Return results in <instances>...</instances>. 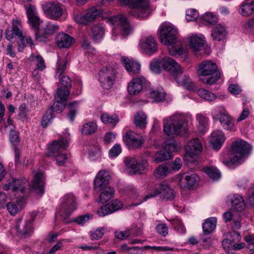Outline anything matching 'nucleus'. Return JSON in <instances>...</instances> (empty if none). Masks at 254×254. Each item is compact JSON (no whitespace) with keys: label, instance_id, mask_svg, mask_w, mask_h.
I'll list each match as a JSON object with an SVG mask.
<instances>
[{"label":"nucleus","instance_id":"f257e3e1","mask_svg":"<svg viewBox=\"0 0 254 254\" xmlns=\"http://www.w3.org/2000/svg\"><path fill=\"white\" fill-rule=\"evenodd\" d=\"M26 10L28 23L31 28L35 31V39L37 41L46 42L49 36L59 30V26L56 23H44L40 19L35 6L30 5L26 7Z\"/></svg>","mask_w":254,"mask_h":254},{"label":"nucleus","instance_id":"f03ea898","mask_svg":"<svg viewBox=\"0 0 254 254\" xmlns=\"http://www.w3.org/2000/svg\"><path fill=\"white\" fill-rule=\"evenodd\" d=\"M190 116L176 114L163 120L164 132L168 136H185L188 133V124Z\"/></svg>","mask_w":254,"mask_h":254},{"label":"nucleus","instance_id":"7ed1b4c3","mask_svg":"<svg viewBox=\"0 0 254 254\" xmlns=\"http://www.w3.org/2000/svg\"><path fill=\"white\" fill-rule=\"evenodd\" d=\"M161 60L162 67L174 76L179 85L183 86L189 90L195 89V84L192 82L189 76L183 74L182 67L174 59L166 56Z\"/></svg>","mask_w":254,"mask_h":254},{"label":"nucleus","instance_id":"20e7f679","mask_svg":"<svg viewBox=\"0 0 254 254\" xmlns=\"http://www.w3.org/2000/svg\"><path fill=\"white\" fill-rule=\"evenodd\" d=\"M251 145L245 141L238 139L234 141L228 152L225 153L220 157L222 162L226 166H229L238 162L245 155L250 153Z\"/></svg>","mask_w":254,"mask_h":254},{"label":"nucleus","instance_id":"39448f33","mask_svg":"<svg viewBox=\"0 0 254 254\" xmlns=\"http://www.w3.org/2000/svg\"><path fill=\"white\" fill-rule=\"evenodd\" d=\"M197 74L201 81L209 85L215 83L220 76L216 64L211 61L201 63L198 66Z\"/></svg>","mask_w":254,"mask_h":254},{"label":"nucleus","instance_id":"423d86ee","mask_svg":"<svg viewBox=\"0 0 254 254\" xmlns=\"http://www.w3.org/2000/svg\"><path fill=\"white\" fill-rule=\"evenodd\" d=\"M68 141L67 139L61 138L53 141L48 146L47 155L55 158L56 163L59 166L63 165L67 160L66 155L63 153L68 146Z\"/></svg>","mask_w":254,"mask_h":254},{"label":"nucleus","instance_id":"0eeeda50","mask_svg":"<svg viewBox=\"0 0 254 254\" xmlns=\"http://www.w3.org/2000/svg\"><path fill=\"white\" fill-rule=\"evenodd\" d=\"M161 42L165 45H171L176 42L178 30L171 23L162 24L158 30Z\"/></svg>","mask_w":254,"mask_h":254},{"label":"nucleus","instance_id":"6e6552de","mask_svg":"<svg viewBox=\"0 0 254 254\" xmlns=\"http://www.w3.org/2000/svg\"><path fill=\"white\" fill-rule=\"evenodd\" d=\"M121 3L127 4L131 8L130 13L138 18L147 16L149 6L148 0H120Z\"/></svg>","mask_w":254,"mask_h":254},{"label":"nucleus","instance_id":"1a4fd4ad","mask_svg":"<svg viewBox=\"0 0 254 254\" xmlns=\"http://www.w3.org/2000/svg\"><path fill=\"white\" fill-rule=\"evenodd\" d=\"M117 73L112 67H103L99 72V81L102 87L109 89L114 85Z\"/></svg>","mask_w":254,"mask_h":254},{"label":"nucleus","instance_id":"9d476101","mask_svg":"<svg viewBox=\"0 0 254 254\" xmlns=\"http://www.w3.org/2000/svg\"><path fill=\"white\" fill-rule=\"evenodd\" d=\"M76 209V198L71 193L65 194L58 212L65 220Z\"/></svg>","mask_w":254,"mask_h":254},{"label":"nucleus","instance_id":"9b49d317","mask_svg":"<svg viewBox=\"0 0 254 254\" xmlns=\"http://www.w3.org/2000/svg\"><path fill=\"white\" fill-rule=\"evenodd\" d=\"M160 194V197L166 200H172L174 197L173 190L166 184H161L154 187L144 197L142 201H145L149 198H151Z\"/></svg>","mask_w":254,"mask_h":254},{"label":"nucleus","instance_id":"f8f14e48","mask_svg":"<svg viewBox=\"0 0 254 254\" xmlns=\"http://www.w3.org/2000/svg\"><path fill=\"white\" fill-rule=\"evenodd\" d=\"M186 153L184 159L187 163L194 162L197 155L201 152L202 147L200 140L197 138L190 140L185 147Z\"/></svg>","mask_w":254,"mask_h":254},{"label":"nucleus","instance_id":"ddd939ff","mask_svg":"<svg viewBox=\"0 0 254 254\" xmlns=\"http://www.w3.org/2000/svg\"><path fill=\"white\" fill-rule=\"evenodd\" d=\"M214 114L225 129L230 131H234L236 130L234 120L223 106H219L215 109Z\"/></svg>","mask_w":254,"mask_h":254},{"label":"nucleus","instance_id":"4468645a","mask_svg":"<svg viewBox=\"0 0 254 254\" xmlns=\"http://www.w3.org/2000/svg\"><path fill=\"white\" fill-rule=\"evenodd\" d=\"M67 61L64 58H59L57 63V67L56 68V78H58L60 81V83L63 88H59L62 90L68 89L70 91L71 87V80L69 77L67 75L62 76V74L64 72L66 69V64Z\"/></svg>","mask_w":254,"mask_h":254},{"label":"nucleus","instance_id":"2eb2a0df","mask_svg":"<svg viewBox=\"0 0 254 254\" xmlns=\"http://www.w3.org/2000/svg\"><path fill=\"white\" fill-rule=\"evenodd\" d=\"M124 163L131 175L141 174L148 166V162L146 160L139 161L130 156L127 157L125 159Z\"/></svg>","mask_w":254,"mask_h":254},{"label":"nucleus","instance_id":"dca6fc26","mask_svg":"<svg viewBox=\"0 0 254 254\" xmlns=\"http://www.w3.org/2000/svg\"><path fill=\"white\" fill-rule=\"evenodd\" d=\"M100 13L99 9L97 7H92L86 9L82 13L74 14L73 19L79 24L86 25L89 22L95 19Z\"/></svg>","mask_w":254,"mask_h":254},{"label":"nucleus","instance_id":"f3484780","mask_svg":"<svg viewBox=\"0 0 254 254\" xmlns=\"http://www.w3.org/2000/svg\"><path fill=\"white\" fill-rule=\"evenodd\" d=\"M140 52L148 56H151L157 52L158 46L155 40L152 36L141 38L139 43Z\"/></svg>","mask_w":254,"mask_h":254},{"label":"nucleus","instance_id":"a211bd4d","mask_svg":"<svg viewBox=\"0 0 254 254\" xmlns=\"http://www.w3.org/2000/svg\"><path fill=\"white\" fill-rule=\"evenodd\" d=\"M108 22L110 24L117 26L125 36L129 34L131 30V26L126 17L123 14H119L111 17Z\"/></svg>","mask_w":254,"mask_h":254},{"label":"nucleus","instance_id":"6ab92c4d","mask_svg":"<svg viewBox=\"0 0 254 254\" xmlns=\"http://www.w3.org/2000/svg\"><path fill=\"white\" fill-rule=\"evenodd\" d=\"M69 94V91L58 89L55 96L56 102L53 106L50 108L53 109V112H61L64 109L66 104L67 99Z\"/></svg>","mask_w":254,"mask_h":254},{"label":"nucleus","instance_id":"aec40b11","mask_svg":"<svg viewBox=\"0 0 254 254\" xmlns=\"http://www.w3.org/2000/svg\"><path fill=\"white\" fill-rule=\"evenodd\" d=\"M123 140L129 148L133 149L140 147L144 142L143 137L140 134L132 131L127 132L123 136Z\"/></svg>","mask_w":254,"mask_h":254},{"label":"nucleus","instance_id":"412c9836","mask_svg":"<svg viewBox=\"0 0 254 254\" xmlns=\"http://www.w3.org/2000/svg\"><path fill=\"white\" fill-rule=\"evenodd\" d=\"M43 9L45 14L53 20L58 19L63 14V5L58 3H50Z\"/></svg>","mask_w":254,"mask_h":254},{"label":"nucleus","instance_id":"4be33fe9","mask_svg":"<svg viewBox=\"0 0 254 254\" xmlns=\"http://www.w3.org/2000/svg\"><path fill=\"white\" fill-rule=\"evenodd\" d=\"M110 178L111 177L107 171L105 170H100L94 179V190H102L109 186Z\"/></svg>","mask_w":254,"mask_h":254},{"label":"nucleus","instance_id":"5701e85b","mask_svg":"<svg viewBox=\"0 0 254 254\" xmlns=\"http://www.w3.org/2000/svg\"><path fill=\"white\" fill-rule=\"evenodd\" d=\"M30 189L31 191L39 195H42L44 193V177L42 172H39L34 175Z\"/></svg>","mask_w":254,"mask_h":254},{"label":"nucleus","instance_id":"b1692460","mask_svg":"<svg viewBox=\"0 0 254 254\" xmlns=\"http://www.w3.org/2000/svg\"><path fill=\"white\" fill-rule=\"evenodd\" d=\"M145 78L142 76L133 78L128 84V93L132 95L139 93L141 91L142 85L145 83Z\"/></svg>","mask_w":254,"mask_h":254},{"label":"nucleus","instance_id":"393cba45","mask_svg":"<svg viewBox=\"0 0 254 254\" xmlns=\"http://www.w3.org/2000/svg\"><path fill=\"white\" fill-rule=\"evenodd\" d=\"M33 221V220L31 218L24 221H23L22 219H19L15 226L17 232L22 235L30 234L32 232Z\"/></svg>","mask_w":254,"mask_h":254},{"label":"nucleus","instance_id":"a878e982","mask_svg":"<svg viewBox=\"0 0 254 254\" xmlns=\"http://www.w3.org/2000/svg\"><path fill=\"white\" fill-rule=\"evenodd\" d=\"M121 61L130 74H137L139 72L140 65L138 62L130 60L128 58L125 57L121 58Z\"/></svg>","mask_w":254,"mask_h":254},{"label":"nucleus","instance_id":"bb28decb","mask_svg":"<svg viewBox=\"0 0 254 254\" xmlns=\"http://www.w3.org/2000/svg\"><path fill=\"white\" fill-rule=\"evenodd\" d=\"M225 139L223 132L221 130H217L211 133L210 143L212 148L217 150L220 149Z\"/></svg>","mask_w":254,"mask_h":254},{"label":"nucleus","instance_id":"cd10ccee","mask_svg":"<svg viewBox=\"0 0 254 254\" xmlns=\"http://www.w3.org/2000/svg\"><path fill=\"white\" fill-rule=\"evenodd\" d=\"M28 185L27 180L24 178L15 179L12 180V190L15 194L21 193L19 196L23 197L25 196L26 187Z\"/></svg>","mask_w":254,"mask_h":254},{"label":"nucleus","instance_id":"c85d7f7f","mask_svg":"<svg viewBox=\"0 0 254 254\" xmlns=\"http://www.w3.org/2000/svg\"><path fill=\"white\" fill-rule=\"evenodd\" d=\"M205 43V38L203 35H194L191 36L190 40V45L191 49L194 52L200 51Z\"/></svg>","mask_w":254,"mask_h":254},{"label":"nucleus","instance_id":"c756f323","mask_svg":"<svg viewBox=\"0 0 254 254\" xmlns=\"http://www.w3.org/2000/svg\"><path fill=\"white\" fill-rule=\"evenodd\" d=\"M227 34L225 26L218 24L212 28L211 35L214 40L221 41L225 38Z\"/></svg>","mask_w":254,"mask_h":254},{"label":"nucleus","instance_id":"7c9ffc66","mask_svg":"<svg viewBox=\"0 0 254 254\" xmlns=\"http://www.w3.org/2000/svg\"><path fill=\"white\" fill-rule=\"evenodd\" d=\"M229 200L231 202L232 207L238 211H241L244 209L246 203L243 197L238 194H235L229 196Z\"/></svg>","mask_w":254,"mask_h":254},{"label":"nucleus","instance_id":"2f4dec72","mask_svg":"<svg viewBox=\"0 0 254 254\" xmlns=\"http://www.w3.org/2000/svg\"><path fill=\"white\" fill-rule=\"evenodd\" d=\"M56 43L60 48H68L72 44L73 38L64 33L58 34L56 37Z\"/></svg>","mask_w":254,"mask_h":254},{"label":"nucleus","instance_id":"473e14b6","mask_svg":"<svg viewBox=\"0 0 254 254\" xmlns=\"http://www.w3.org/2000/svg\"><path fill=\"white\" fill-rule=\"evenodd\" d=\"M239 13L244 16H249L254 12V0H245L239 8Z\"/></svg>","mask_w":254,"mask_h":254},{"label":"nucleus","instance_id":"72a5a7b5","mask_svg":"<svg viewBox=\"0 0 254 254\" xmlns=\"http://www.w3.org/2000/svg\"><path fill=\"white\" fill-rule=\"evenodd\" d=\"M199 181V176L195 174L186 175L184 179L181 180V183L184 184V187L190 189L195 186Z\"/></svg>","mask_w":254,"mask_h":254},{"label":"nucleus","instance_id":"f704fd0d","mask_svg":"<svg viewBox=\"0 0 254 254\" xmlns=\"http://www.w3.org/2000/svg\"><path fill=\"white\" fill-rule=\"evenodd\" d=\"M30 60L34 63L36 66V68L33 72V74H34L35 72L37 73L38 70L43 71L46 68V65L45 60L41 56L32 54L30 56Z\"/></svg>","mask_w":254,"mask_h":254},{"label":"nucleus","instance_id":"c9c22d12","mask_svg":"<svg viewBox=\"0 0 254 254\" xmlns=\"http://www.w3.org/2000/svg\"><path fill=\"white\" fill-rule=\"evenodd\" d=\"M133 122L135 126L140 128L144 129L147 124V116L142 111H139L134 115Z\"/></svg>","mask_w":254,"mask_h":254},{"label":"nucleus","instance_id":"e433bc0d","mask_svg":"<svg viewBox=\"0 0 254 254\" xmlns=\"http://www.w3.org/2000/svg\"><path fill=\"white\" fill-rule=\"evenodd\" d=\"M105 29L101 24H95L91 28V36L95 42L100 41L103 37Z\"/></svg>","mask_w":254,"mask_h":254},{"label":"nucleus","instance_id":"4c0bfd02","mask_svg":"<svg viewBox=\"0 0 254 254\" xmlns=\"http://www.w3.org/2000/svg\"><path fill=\"white\" fill-rule=\"evenodd\" d=\"M96 191L101 192L100 195V202L105 203L109 201L113 196L114 189L108 186L102 190H95Z\"/></svg>","mask_w":254,"mask_h":254},{"label":"nucleus","instance_id":"58836bf2","mask_svg":"<svg viewBox=\"0 0 254 254\" xmlns=\"http://www.w3.org/2000/svg\"><path fill=\"white\" fill-rule=\"evenodd\" d=\"M216 217L207 218L202 225L204 234H208L213 231L216 228Z\"/></svg>","mask_w":254,"mask_h":254},{"label":"nucleus","instance_id":"ea45409f","mask_svg":"<svg viewBox=\"0 0 254 254\" xmlns=\"http://www.w3.org/2000/svg\"><path fill=\"white\" fill-rule=\"evenodd\" d=\"M173 154L171 151H167L166 149L158 151L154 157L153 162L159 163L164 160L172 158Z\"/></svg>","mask_w":254,"mask_h":254},{"label":"nucleus","instance_id":"a19ab883","mask_svg":"<svg viewBox=\"0 0 254 254\" xmlns=\"http://www.w3.org/2000/svg\"><path fill=\"white\" fill-rule=\"evenodd\" d=\"M101 119L104 124H111L114 126L119 122L117 115H110L107 113H103L101 116Z\"/></svg>","mask_w":254,"mask_h":254},{"label":"nucleus","instance_id":"79ce46f5","mask_svg":"<svg viewBox=\"0 0 254 254\" xmlns=\"http://www.w3.org/2000/svg\"><path fill=\"white\" fill-rule=\"evenodd\" d=\"M97 129V125L94 122H89L84 125L81 129V133L84 135L93 133Z\"/></svg>","mask_w":254,"mask_h":254},{"label":"nucleus","instance_id":"37998d69","mask_svg":"<svg viewBox=\"0 0 254 254\" xmlns=\"http://www.w3.org/2000/svg\"><path fill=\"white\" fill-rule=\"evenodd\" d=\"M203 171L210 179L213 180H217L220 178V173L215 168L212 167L205 168L203 169Z\"/></svg>","mask_w":254,"mask_h":254},{"label":"nucleus","instance_id":"c03bdc74","mask_svg":"<svg viewBox=\"0 0 254 254\" xmlns=\"http://www.w3.org/2000/svg\"><path fill=\"white\" fill-rule=\"evenodd\" d=\"M165 94L163 89L161 88L151 91L150 92V97L155 102H158L163 101L164 100Z\"/></svg>","mask_w":254,"mask_h":254},{"label":"nucleus","instance_id":"a18cd8bd","mask_svg":"<svg viewBox=\"0 0 254 254\" xmlns=\"http://www.w3.org/2000/svg\"><path fill=\"white\" fill-rule=\"evenodd\" d=\"M201 18L203 21L211 25L216 24L218 21L217 15L210 12H205L202 15Z\"/></svg>","mask_w":254,"mask_h":254},{"label":"nucleus","instance_id":"49530a36","mask_svg":"<svg viewBox=\"0 0 254 254\" xmlns=\"http://www.w3.org/2000/svg\"><path fill=\"white\" fill-rule=\"evenodd\" d=\"M169 172V169L166 165L161 164L154 171V175L156 178H163L167 176Z\"/></svg>","mask_w":254,"mask_h":254},{"label":"nucleus","instance_id":"de8ad7c7","mask_svg":"<svg viewBox=\"0 0 254 254\" xmlns=\"http://www.w3.org/2000/svg\"><path fill=\"white\" fill-rule=\"evenodd\" d=\"M197 94L201 98L208 101H212L216 99V96L214 94L204 89H198Z\"/></svg>","mask_w":254,"mask_h":254},{"label":"nucleus","instance_id":"09e8293b","mask_svg":"<svg viewBox=\"0 0 254 254\" xmlns=\"http://www.w3.org/2000/svg\"><path fill=\"white\" fill-rule=\"evenodd\" d=\"M78 105L79 102L75 101L70 103L68 105L69 113L67 116L70 121L72 122L74 120Z\"/></svg>","mask_w":254,"mask_h":254},{"label":"nucleus","instance_id":"8fccbe9b","mask_svg":"<svg viewBox=\"0 0 254 254\" xmlns=\"http://www.w3.org/2000/svg\"><path fill=\"white\" fill-rule=\"evenodd\" d=\"M53 109L49 108L48 109L45 114L44 115L42 122L41 126L44 127H46L48 124L51 123V120L53 119Z\"/></svg>","mask_w":254,"mask_h":254},{"label":"nucleus","instance_id":"3c124183","mask_svg":"<svg viewBox=\"0 0 254 254\" xmlns=\"http://www.w3.org/2000/svg\"><path fill=\"white\" fill-rule=\"evenodd\" d=\"M162 66V60H153L150 63V68L151 70L155 73H159L161 72Z\"/></svg>","mask_w":254,"mask_h":254},{"label":"nucleus","instance_id":"603ef678","mask_svg":"<svg viewBox=\"0 0 254 254\" xmlns=\"http://www.w3.org/2000/svg\"><path fill=\"white\" fill-rule=\"evenodd\" d=\"M104 228H99L95 230L90 232V237L92 240H98L104 235Z\"/></svg>","mask_w":254,"mask_h":254},{"label":"nucleus","instance_id":"864d4df0","mask_svg":"<svg viewBox=\"0 0 254 254\" xmlns=\"http://www.w3.org/2000/svg\"><path fill=\"white\" fill-rule=\"evenodd\" d=\"M198 17L199 13L196 9H189L186 11V18L188 21H194Z\"/></svg>","mask_w":254,"mask_h":254},{"label":"nucleus","instance_id":"5fc2aeb1","mask_svg":"<svg viewBox=\"0 0 254 254\" xmlns=\"http://www.w3.org/2000/svg\"><path fill=\"white\" fill-rule=\"evenodd\" d=\"M109 203H107L97 210V213L100 217H104L106 215L112 213V211L111 209Z\"/></svg>","mask_w":254,"mask_h":254},{"label":"nucleus","instance_id":"6e6d98bb","mask_svg":"<svg viewBox=\"0 0 254 254\" xmlns=\"http://www.w3.org/2000/svg\"><path fill=\"white\" fill-rule=\"evenodd\" d=\"M9 140L13 146H18L20 139L18 133L14 130H11L9 134Z\"/></svg>","mask_w":254,"mask_h":254},{"label":"nucleus","instance_id":"4d7b16f0","mask_svg":"<svg viewBox=\"0 0 254 254\" xmlns=\"http://www.w3.org/2000/svg\"><path fill=\"white\" fill-rule=\"evenodd\" d=\"M92 216L93 215L92 214H84L74 218L72 220V222H75L78 225H83L85 223L92 218Z\"/></svg>","mask_w":254,"mask_h":254},{"label":"nucleus","instance_id":"13d9d810","mask_svg":"<svg viewBox=\"0 0 254 254\" xmlns=\"http://www.w3.org/2000/svg\"><path fill=\"white\" fill-rule=\"evenodd\" d=\"M196 120L198 123V127L199 129L201 131L204 130L207 124V118L200 114H197L196 116Z\"/></svg>","mask_w":254,"mask_h":254},{"label":"nucleus","instance_id":"bf43d9fd","mask_svg":"<svg viewBox=\"0 0 254 254\" xmlns=\"http://www.w3.org/2000/svg\"><path fill=\"white\" fill-rule=\"evenodd\" d=\"M20 22L17 20H14L12 21V27L11 30L14 35L17 36L19 38L22 36V33L20 29Z\"/></svg>","mask_w":254,"mask_h":254},{"label":"nucleus","instance_id":"052dcab7","mask_svg":"<svg viewBox=\"0 0 254 254\" xmlns=\"http://www.w3.org/2000/svg\"><path fill=\"white\" fill-rule=\"evenodd\" d=\"M122 152L121 146L120 144H115L109 150V154L110 157H117Z\"/></svg>","mask_w":254,"mask_h":254},{"label":"nucleus","instance_id":"680f3d73","mask_svg":"<svg viewBox=\"0 0 254 254\" xmlns=\"http://www.w3.org/2000/svg\"><path fill=\"white\" fill-rule=\"evenodd\" d=\"M101 148L99 144L96 143L94 145H93L90 147L89 150V155L90 158H93L94 157H98L100 155Z\"/></svg>","mask_w":254,"mask_h":254},{"label":"nucleus","instance_id":"e2e57ef3","mask_svg":"<svg viewBox=\"0 0 254 254\" xmlns=\"http://www.w3.org/2000/svg\"><path fill=\"white\" fill-rule=\"evenodd\" d=\"M108 203L111 206L110 208L113 213L120 209L123 207L122 202L118 199L113 200Z\"/></svg>","mask_w":254,"mask_h":254},{"label":"nucleus","instance_id":"0e129e2a","mask_svg":"<svg viewBox=\"0 0 254 254\" xmlns=\"http://www.w3.org/2000/svg\"><path fill=\"white\" fill-rule=\"evenodd\" d=\"M157 232L163 236H166L168 233V229L166 225L164 223L159 224L156 227Z\"/></svg>","mask_w":254,"mask_h":254},{"label":"nucleus","instance_id":"69168bd1","mask_svg":"<svg viewBox=\"0 0 254 254\" xmlns=\"http://www.w3.org/2000/svg\"><path fill=\"white\" fill-rule=\"evenodd\" d=\"M6 206L8 212L12 215H15L19 211V208L13 202L7 203Z\"/></svg>","mask_w":254,"mask_h":254},{"label":"nucleus","instance_id":"338daca9","mask_svg":"<svg viewBox=\"0 0 254 254\" xmlns=\"http://www.w3.org/2000/svg\"><path fill=\"white\" fill-rule=\"evenodd\" d=\"M115 237L120 240H125L130 235V232L128 230L122 231H116L115 232Z\"/></svg>","mask_w":254,"mask_h":254},{"label":"nucleus","instance_id":"774afa93","mask_svg":"<svg viewBox=\"0 0 254 254\" xmlns=\"http://www.w3.org/2000/svg\"><path fill=\"white\" fill-rule=\"evenodd\" d=\"M116 137V133L112 132H108L105 134L104 140L105 143L109 144L114 141Z\"/></svg>","mask_w":254,"mask_h":254}]
</instances>
